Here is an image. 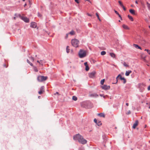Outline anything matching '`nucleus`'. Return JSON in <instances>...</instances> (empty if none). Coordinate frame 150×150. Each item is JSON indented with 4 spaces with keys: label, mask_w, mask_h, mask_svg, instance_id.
I'll return each instance as SVG.
<instances>
[{
    "label": "nucleus",
    "mask_w": 150,
    "mask_h": 150,
    "mask_svg": "<svg viewBox=\"0 0 150 150\" xmlns=\"http://www.w3.org/2000/svg\"><path fill=\"white\" fill-rule=\"evenodd\" d=\"M47 78V77L46 76L39 75L37 77V80L39 82H41L46 80Z\"/></svg>",
    "instance_id": "obj_4"
},
{
    "label": "nucleus",
    "mask_w": 150,
    "mask_h": 150,
    "mask_svg": "<svg viewBox=\"0 0 150 150\" xmlns=\"http://www.w3.org/2000/svg\"><path fill=\"white\" fill-rule=\"evenodd\" d=\"M105 81V79L102 80L100 81V83L101 85H103Z\"/></svg>",
    "instance_id": "obj_28"
},
{
    "label": "nucleus",
    "mask_w": 150,
    "mask_h": 150,
    "mask_svg": "<svg viewBox=\"0 0 150 150\" xmlns=\"http://www.w3.org/2000/svg\"><path fill=\"white\" fill-rule=\"evenodd\" d=\"M79 43V41L76 39H73L71 40V44L72 45L76 47H78Z\"/></svg>",
    "instance_id": "obj_3"
},
{
    "label": "nucleus",
    "mask_w": 150,
    "mask_h": 150,
    "mask_svg": "<svg viewBox=\"0 0 150 150\" xmlns=\"http://www.w3.org/2000/svg\"><path fill=\"white\" fill-rule=\"evenodd\" d=\"M89 96L91 97H97L98 96V95L96 93H94L89 94Z\"/></svg>",
    "instance_id": "obj_14"
},
{
    "label": "nucleus",
    "mask_w": 150,
    "mask_h": 150,
    "mask_svg": "<svg viewBox=\"0 0 150 150\" xmlns=\"http://www.w3.org/2000/svg\"><path fill=\"white\" fill-rule=\"evenodd\" d=\"M96 74V72L95 71H93L89 73L88 75L89 77L91 78H93L95 77Z\"/></svg>",
    "instance_id": "obj_7"
},
{
    "label": "nucleus",
    "mask_w": 150,
    "mask_h": 150,
    "mask_svg": "<svg viewBox=\"0 0 150 150\" xmlns=\"http://www.w3.org/2000/svg\"><path fill=\"white\" fill-rule=\"evenodd\" d=\"M118 3L120 6L122 7V6H123V5L122 3V2L120 1H118Z\"/></svg>",
    "instance_id": "obj_29"
},
{
    "label": "nucleus",
    "mask_w": 150,
    "mask_h": 150,
    "mask_svg": "<svg viewBox=\"0 0 150 150\" xmlns=\"http://www.w3.org/2000/svg\"><path fill=\"white\" fill-rule=\"evenodd\" d=\"M96 15L98 19L99 20V21H100L101 20L99 17V15L98 13H96Z\"/></svg>",
    "instance_id": "obj_30"
},
{
    "label": "nucleus",
    "mask_w": 150,
    "mask_h": 150,
    "mask_svg": "<svg viewBox=\"0 0 150 150\" xmlns=\"http://www.w3.org/2000/svg\"><path fill=\"white\" fill-rule=\"evenodd\" d=\"M71 52H73V51H72V50H71Z\"/></svg>",
    "instance_id": "obj_58"
},
{
    "label": "nucleus",
    "mask_w": 150,
    "mask_h": 150,
    "mask_svg": "<svg viewBox=\"0 0 150 150\" xmlns=\"http://www.w3.org/2000/svg\"><path fill=\"white\" fill-rule=\"evenodd\" d=\"M133 46L137 49H140L141 50H142L141 47L139 46L138 45L134 44H133Z\"/></svg>",
    "instance_id": "obj_15"
},
{
    "label": "nucleus",
    "mask_w": 150,
    "mask_h": 150,
    "mask_svg": "<svg viewBox=\"0 0 150 150\" xmlns=\"http://www.w3.org/2000/svg\"><path fill=\"white\" fill-rule=\"evenodd\" d=\"M56 93L57 94H58V93L57 92H56Z\"/></svg>",
    "instance_id": "obj_54"
},
{
    "label": "nucleus",
    "mask_w": 150,
    "mask_h": 150,
    "mask_svg": "<svg viewBox=\"0 0 150 150\" xmlns=\"http://www.w3.org/2000/svg\"><path fill=\"white\" fill-rule=\"evenodd\" d=\"M79 55L80 58L85 57L86 55V51L83 50H80L79 53Z\"/></svg>",
    "instance_id": "obj_2"
},
{
    "label": "nucleus",
    "mask_w": 150,
    "mask_h": 150,
    "mask_svg": "<svg viewBox=\"0 0 150 150\" xmlns=\"http://www.w3.org/2000/svg\"><path fill=\"white\" fill-rule=\"evenodd\" d=\"M98 126H100L101 125L102 123L100 122H97V123H96Z\"/></svg>",
    "instance_id": "obj_33"
},
{
    "label": "nucleus",
    "mask_w": 150,
    "mask_h": 150,
    "mask_svg": "<svg viewBox=\"0 0 150 150\" xmlns=\"http://www.w3.org/2000/svg\"><path fill=\"white\" fill-rule=\"evenodd\" d=\"M123 9V10H124V11H125L126 10V8H125L124 6H122V7Z\"/></svg>",
    "instance_id": "obj_41"
},
{
    "label": "nucleus",
    "mask_w": 150,
    "mask_h": 150,
    "mask_svg": "<svg viewBox=\"0 0 150 150\" xmlns=\"http://www.w3.org/2000/svg\"><path fill=\"white\" fill-rule=\"evenodd\" d=\"M135 3L136 4H138V2L137 1H135Z\"/></svg>",
    "instance_id": "obj_50"
},
{
    "label": "nucleus",
    "mask_w": 150,
    "mask_h": 150,
    "mask_svg": "<svg viewBox=\"0 0 150 150\" xmlns=\"http://www.w3.org/2000/svg\"><path fill=\"white\" fill-rule=\"evenodd\" d=\"M23 1H24L25 0H22Z\"/></svg>",
    "instance_id": "obj_53"
},
{
    "label": "nucleus",
    "mask_w": 150,
    "mask_h": 150,
    "mask_svg": "<svg viewBox=\"0 0 150 150\" xmlns=\"http://www.w3.org/2000/svg\"><path fill=\"white\" fill-rule=\"evenodd\" d=\"M43 62V60H41L40 61V62L41 64H42V62Z\"/></svg>",
    "instance_id": "obj_45"
},
{
    "label": "nucleus",
    "mask_w": 150,
    "mask_h": 150,
    "mask_svg": "<svg viewBox=\"0 0 150 150\" xmlns=\"http://www.w3.org/2000/svg\"><path fill=\"white\" fill-rule=\"evenodd\" d=\"M87 15H88V16H92V15H91V14H89V13H87Z\"/></svg>",
    "instance_id": "obj_46"
},
{
    "label": "nucleus",
    "mask_w": 150,
    "mask_h": 150,
    "mask_svg": "<svg viewBox=\"0 0 150 150\" xmlns=\"http://www.w3.org/2000/svg\"><path fill=\"white\" fill-rule=\"evenodd\" d=\"M85 0L86 1H87L88 2H89L90 3H91V2L89 0Z\"/></svg>",
    "instance_id": "obj_48"
},
{
    "label": "nucleus",
    "mask_w": 150,
    "mask_h": 150,
    "mask_svg": "<svg viewBox=\"0 0 150 150\" xmlns=\"http://www.w3.org/2000/svg\"><path fill=\"white\" fill-rule=\"evenodd\" d=\"M118 15V16L119 17H120V19H121V20H122V18L121 17V16L119 14V15Z\"/></svg>",
    "instance_id": "obj_40"
},
{
    "label": "nucleus",
    "mask_w": 150,
    "mask_h": 150,
    "mask_svg": "<svg viewBox=\"0 0 150 150\" xmlns=\"http://www.w3.org/2000/svg\"><path fill=\"white\" fill-rule=\"evenodd\" d=\"M120 20H119V22H120Z\"/></svg>",
    "instance_id": "obj_57"
},
{
    "label": "nucleus",
    "mask_w": 150,
    "mask_h": 150,
    "mask_svg": "<svg viewBox=\"0 0 150 150\" xmlns=\"http://www.w3.org/2000/svg\"><path fill=\"white\" fill-rule=\"evenodd\" d=\"M148 90H150V86H149L148 88Z\"/></svg>",
    "instance_id": "obj_44"
},
{
    "label": "nucleus",
    "mask_w": 150,
    "mask_h": 150,
    "mask_svg": "<svg viewBox=\"0 0 150 150\" xmlns=\"http://www.w3.org/2000/svg\"><path fill=\"white\" fill-rule=\"evenodd\" d=\"M132 71L131 70H129L126 71L125 73V75L126 76H128L129 74L132 73Z\"/></svg>",
    "instance_id": "obj_16"
},
{
    "label": "nucleus",
    "mask_w": 150,
    "mask_h": 150,
    "mask_svg": "<svg viewBox=\"0 0 150 150\" xmlns=\"http://www.w3.org/2000/svg\"><path fill=\"white\" fill-rule=\"evenodd\" d=\"M129 12L133 15H135V12L134 10L132 9H131L129 10Z\"/></svg>",
    "instance_id": "obj_17"
},
{
    "label": "nucleus",
    "mask_w": 150,
    "mask_h": 150,
    "mask_svg": "<svg viewBox=\"0 0 150 150\" xmlns=\"http://www.w3.org/2000/svg\"><path fill=\"white\" fill-rule=\"evenodd\" d=\"M123 65L126 67H129V66L128 64H126V62H125L123 63Z\"/></svg>",
    "instance_id": "obj_23"
},
{
    "label": "nucleus",
    "mask_w": 150,
    "mask_h": 150,
    "mask_svg": "<svg viewBox=\"0 0 150 150\" xmlns=\"http://www.w3.org/2000/svg\"><path fill=\"white\" fill-rule=\"evenodd\" d=\"M69 34V33H67V34H66V37H65V38L67 39V38Z\"/></svg>",
    "instance_id": "obj_39"
},
{
    "label": "nucleus",
    "mask_w": 150,
    "mask_h": 150,
    "mask_svg": "<svg viewBox=\"0 0 150 150\" xmlns=\"http://www.w3.org/2000/svg\"><path fill=\"white\" fill-rule=\"evenodd\" d=\"M101 88L105 90H109L110 88V86H107L106 85H104L103 86H101Z\"/></svg>",
    "instance_id": "obj_9"
},
{
    "label": "nucleus",
    "mask_w": 150,
    "mask_h": 150,
    "mask_svg": "<svg viewBox=\"0 0 150 150\" xmlns=\"http://www.w3.org/2000/svg\"><path fill=\"white\" fill-rule=\"evenodd\" d=\"M149 28H150V26H149Z\"/></svg>",
    "instance_id": "obj_56"
},
{
    "label": "nucleus",
    "mask_w": 150,
    "mask_h": 150,
    "mask_svg": "<svg viewBox=\"0 0 150 150\" xmlns=\"http://www.w3.org/2000/svg\"><path fill=\"white\" fill-rule=\"evenodd\" d=\"M128 18H129V19L131 21H133V18H132V17L131 16H130V15H128Z\"/></svg>",
    "instance_id": "obj_22"
},
{
    "label": "nucleus",
    "mask_w": 150,
    "mask_h": 150,
    "mask_svg": "<svg viewBox=\"0 0 150 150\" xmlns=\"http://www.w3.org/2000/svg\"><path fill=\"white\" fill-rule=\"evenodd\" d=\"M69 46H67L66 48V52L67 53H69V52L70 49L69 48Z\"/></svg>",
    "instance_id": "obj_24"
},
{
    "label": "nucleus",
    "mask_w": 150,
    "mask_h": 150,
    "mask_svg": "<svg viewBox=\"0 0 150 150\" xmlns=\"http://www.w3.org/2000/svg\"><path fill=\"white\" fill-rule=\"evenodd\" d=\"M19 17L20 18L24 21L25 22L28 23L29 22V20L28 18H27L24 16H21V15H19Z\"/></svg>",
    "instance_id": "obj_5"
},
{
    "label": "nucleus",
    "mask_w": 150,
    "mask_h": 150,
    "mask_svg": "<svg viewBox=\"0 0 150 150\" xmlns=\"http://www.w3.org/2000/svg\"><path fill=\"white\" fill-rule=\"evenodd\" d=\"M100 96L101 97H102L103 96V95H102V94H100Z\"/></svg>",
    "instance_id": "obj_51"
},
{
    "label": "nucleus",
    "mask_w": 150,
    "mask_h": 150,
    "mask_svg": "<svg viewBox=\"0 0 150 150\" xmlns=\"http://www.w3.org/2000/svg\"><path fill=\"white\" fill-rule=\"evenodd\" d=\"M44 92V87L42 86L40 87V91L38 92V93L40 94H41Z\"/></svg>",
    "instance_id": "obj_10"
},
{
    "label": "nucleus",
    "mask_w": 150,
    "mask_h": 150,
    "mask_svg": "<svg viewBox=\"0 0 150 150\" xmlns=\"http://www.w3.org/2000/svg\"><path fill=\"white\" fill-rule=\"evenodd\" d=\"M106 54V52L105 51H102L101 52V54L102 55H103Z\"/></svg>",
    "instance_id": "obj_27"
},
{
    "label": "nucleus",
    "mask_w": 150,
    "mask_h": 150,
    "mask_svg": "<svg viewBox=\"0 0 150 150\" xmlns=\"http://www.w3.org/2000/svg\"><path fill=\"white\" fill-rule=\"evenodd\" d=\"M36 24L35 22H33L31 23L30 26L33 28H35L36 27Z\"/></svg>",
    "instance_id": "obj_13"
},
{
    "label": "nucleus",
    "mask_w": 150,
    "mask_h": 150,
    "mask_svg": "<svg viewBox=\"0 0 150 150\" xmlns=\"http://www.w3.org/2000/svg\"><path fill=\"white\" fill-rule=\"evenodd\" d=\"M30 59L33 61V62H34V58H33V57H30Z\"/></svg>",
    "instance_id": "obj_32"
},
{
    "label": "nucleus",
    "mask_w": 150,
    "mask_h": 150,
    "mask_svg": "<svg viewBox=\"0 0 150 150\" xmlns=\"http://www.w3.org/2000/svg\"><path fill=\"white\" fill-rule=\"evenodd\" d=\"M103 96V97L104 98H105L106 97V96Z\"/></svg>",
    "instance_id": "obj_49"
},
{
    "label": "nucleus",
    "mask_w": 150,
    "mask_h": 150,
    "mask_svg": "<svg viewBox=\"0 0 150 150\" xmlns=\"http://www.w3.org/2000/svg\"><path fill=\"white\" fill-rule=\"evenodd\" d=\"M26 5H27L26 4H25L24 5V6L25 7V6H26Z\"/></svg>",
    "instance_id": "obj_52"
},
{
    "label": "nucleus",
    "mask_w": 150,
    "mask_h": 150,
    "mask_svg": "<svg viewBox=\"0 0 150 150\" xmlns=\"http://www.w3.org/2000/svg\"><path fill=\"white\" fill-rule=\"evenodd\" d=\"M94 121L96 123H97L98 121L96 119H94Z\"/></svg>",
    "instance_id": "obj_36"
},
{
    "label": "nucleus",
    "mask_w": 150,
    "mask_h": 150,
    "mask_svg": "<svg viewBox=\"0 0 150 150\" xmlns=\"http://www.w3.org/2000/svg\"><path fill=\"white\" fill-rule=\"evenodd\" d=\"M145 51H146L150 55V50H148V49H145Z\"/></svg>",
    "instance_id": "obj_31"
},
{
    "label": "nucleus",
    "mask_w": 150,
    "mask_h": 150,
    "mask_svg": "<svg viewBox=\"0 0 150 150\" xmlns=\"http://www.w3.org/2000/svg\"><path fill=\"white\" fill-rule=\"evenodd\" d=\"M73 139L75 140H77L82 144H84L86 143L87 140L84 139L83 137L79 134H77L73 137Z\"/></svg>",
    "instance_id": "obj_1"
},
{
    "label": "nucleus",
    "mask_w": 150,
    "mask_h": 150,
    "mask_svg": "<svg viewBox=\"0 0 150 150\" xmlns=\"http://www.w3.org/2000/svg\"><path fill=\"white\" fill-rule=\"evenodd\" d=\"M131 113V111L130 110H129L126 114L127 115H129Z\"/></svg>",
    "instance_id": "obj_35"
},
{
    "label": "nucleus",
    "mask_w": 150,
    "mask_h": 150,
    "mask_svg": "<svg viewBox=\"0 0 150 150\" xmlns=\"http://www.w3.org/2000/svg\"><path fill=\"white\" fill-rule=\"evenodd\" d=\"M39 14H39V13H38V16H39Z\"/></svg>",
    "instance_id": "obj_55"
},
{
    "label": "nucleus",
    "mask_w": 150,
    "mask_h": 150,
    "mask_svg": "<svg viewBox=\"0 0 150 150\" xmlns=\"http://www.w3.org/2000/svg\"><path fill=\"white\" fill-rule=\"evenodd\" d=\"M139 122L138 120H137L135 121V122L134 124L132 126V128L134 129L138 125Z\"/></svg>",
    "instance_id": "obj_11"
},
{
    "label": "nucleus",
    "mask_w": 150,
    "mask_h": 150,
    "mask_svg": "<svg viewBox=\"0 0 150 150\" xmlns=\"http://www.w3.org/2000/svg\"><path fill=\"white\" fill-rule=\"evenodd\" d=\"M72 99L73 100L76 101L77 100V98L75 96H73L72 97Z\"/></svg>",
    "instance_id": "obj_26"
},
{
    "label": "nucleus",
    "mask_w": 150,
    "mask_h": 150,
    "mask_svg": "<svg viewBox=\"0 0 150 150\" xmlns=\"http://www.w3.org/2000/svg\"><path fill=\"white\" fill-rule=\"evenodd\" d=\"M122 27L124 29H126V30L129 29V28H128V27L127 25H126L125 24H123L122 25Z\"/></svg>",
    "instance_id": "obj_18"
},
{
    "label": "nucleus",
    "mask_w": 150,
    "mask_h": 150,
    "mask_svg": "<svg viewBox=\"0 0 150 150\" xmlns=\"http://www.w3.org/2000/svg\"><path fill=\"white\" fill-rule=\"evenodd\" d=\"M37 62L38 63H39L40 64H41L42 65H43L42 64H41V63L40 62V61H39V60H37Z\"/></svg>",
    "instance_id": "obj_38"
},
{
    "label": "nucleus",
    "mask_w": 150,
    "mask_h": 150,
    "mask_svg": "<svg viewBox=\"0 0 150 150\" xmlns=\"http://www.w3.org/2000/svg\"><path fill=\"white\" fill-rule=\"evenodd\" d=\"M69 34L71 35H74L75 34V32L73 30H71L69 33Z\"/></svg>",
    "instance_id": "obj_21"
},
{
    "label": "nucleus",
    "mask_w": 150,
    "mask_h": 150,
    "mask_svg": "<svg viewBox=\"0 0 150 150\" xmlns=\"http://www.w3.org/2000/svg\"><path fill=\"white\" fill-rule=\"evenodd\" d=\"M146 4L148 9L149 10H150V4H149L148 2H146Z\"/></svg>",
    "instance_id": "obj_25"
},
{
    "label": "nucleus",
    "mask_w": 150,
    "mask_h": 150,
    "mask_svg": "<svg viewBox=\"0 0 150 150\" xmlns=\"http://www.w3.org/2000/svg\"><path fill=\"white\" fill-rule=\"evenodd\" d=\"M27 61L28 64H29L31 66L33 67V69L35 72H37L38 71V70L36 67L33 66V64L30 62L28 59H27Z\"/></svg>",
    "instance_id": "obj_6"
},
{
    "label": "nucleus",
    "mask_w": 150,
    "mask_h": 150,
    "mask_svg": "<svg viewBox=\"0 0 150 150\" xmlns=\"http://www.w3.org/2000/svg\"><path fill=\"white\" fill-rule=\"evenodd\" d=\"M4 67H7V66H6V64H4Z\"/></svg>",
    "instance_id": "obj_43"
},
{
    "label": "nucleus",
    "mask_w": 150,
    "mask_h": 150,
    "mask_svg": "<svg viewBox=\"0 0 150 150\" xmlns=\"http://www.w3.org/2000/svg\"><path fill=\"white\" fill-rule=\"evenodd\" d=\"M114 11H115V13L117 14V15H119V13H118V12L116 11L115 10H114Z\"/></svg>",
    "instance_id": "obj_37"
},
{
    "label": "nucleus",
    "mask_w": 150,
    "mask_h": 150,
    "mask_svg": "<svg viewBox=\"0 0 150 150\" xmlns=\"http://www.w3.org/2000/svg\"><path fill=\"white\" fill-rule=\"evenodd\" d=\"M84 64L86 67L85 70L86 71H88L89 69V67H88V65L87 62H85L84 63Z\"/></svg>",
    "instance_id": "obj_12"
},
{
    "label": "nucleus",
    "mask_w": 150,
    "mask_h": 150,
    "mask_svg": "<svg viewBox=\"0 0 150 150\" xmlns=\"http://www.w3.org/2000/svg\"><path fill=\"white\" fill-rule=\"evenodd\" d=\"M79 150H84V149L83 147H81L79 148Z\"/></svg>",
    "instance_id": "obj_34"
},
{
    "label": "nucleus",
    "mask_w": 150,
    "mask_h": 150,
    "mask_svg": "<svg viewBox=\"0 0 150 150\" xmlns=\"http://www.w3.org/2000/svg\"><path fill=\"white\" fill-rule=\"evenodd\" d=\"M110 55L112 57L115 58V55L113 53H110Z\"/></svg>",
    "instance_id": "obj_19"
},
{
    "label": "nucleus",
    "mask_w": 150,
    "mask_h": 150,
    "mask_svg": "<svg viewBox=\"0 0 150 150\" xmlns=\"http://www.w3.org/2000/svg\"><path fill=\"white\" fill-rule=\"evenodd\" d=\"M120 77V79L121 80H123V83H125L126 82V80L124 77H122L120 74L118 75L117 77L116 78V79L117 80V78L118 77Z\"/></svg>",
    "instance_id": "obj_8"
},
{
    "label": "nucleus",
    "mask_w": 150,
    "mask_h": 150,
    "mask_svg": "<svg viewBox=\"0 0 150 150\" xmlns=\"http://www.w3.org/2000/svg\"><path fill=\"white\" fill-rule=\"evenodd\" d=\"M75 1L77 3H79V2L78 1V0H75Z\"/></svg>",
    "instance_id": "obj_42"
},
{
    "label": "nucleus",
    "mask_w": 150,
    "mask_h": 150,
    "mask_svg": "<svg viewBox=\"0 0 150 150\" xmlns=\"http://www.w3.org/2000/svg\"><path fill=\"white\" fill-rule=\"evenodd\" d=\"M98 115L99 116L101 117H104L105 116L104 114L103 113H98Z\"/></svg>",
    "instance_id": "obj_20"
},
{
    "label": "nucleus",
    "mask_w": 150,
    "mask_h": 150,
    "mask_svg": "<svg viewBox=\"0 0 150 150\" xmlns=\"http://www.w3.org/2000/svg\"><path fill=\"white\" fill-rule=\"evenodd\" d=\"M126 105L127 106H128L129 105V103H126Z\"/></svg>",
    "instance_id": "obj_47"
}]
</instances>
